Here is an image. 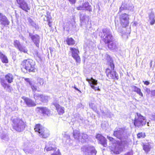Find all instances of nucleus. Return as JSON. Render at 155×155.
Returning a JSON list of instances; mask_svg holds the SVG:
<instances>
[{"label": "nucleus", "instance_id": "nucleus-1", "mask_svg": "<svg viewBox=\"0 0 155 155\" xmlns=\"http://www.w3.org/2000/svg\"><path fill=\"white\" fill-rule=\"evenodd\" d=\"M106 57L108 61L107 64L109 65L108 67L106 70L107 76L109 79L118 80L119 79L118 74L116 71H114V65L113 60L110 56L107 54Z\"/></svg>", "mask_w": 155, "mask_h": 155}, {"label": "nucleus", "instance_id": "nucleus-2", "mask_svg": "<svg viewBox=\"0 0 155 155\" xmlns=\"http://www.w3.org/2000/svg\"><path fill=\"white\" fill-rule=\"evenodd\" d=\"M146 118L140 114L137 113L134 121V124L135 126L138 128L142 127L146 124Z\"/></svg>", "mask_w": 155, "mask_h": 155}, {"label": "nucleus", "instance_id": "nucleus-3", "mask_svg": "<svg viewBox=\"0 0 155 155\" xmlns=\"http://www.w3.org/2000/svg\"><path fill=\"white\" fill-rule=\"evenodd\" d=\"M34 129L35 131L38 132L39 136L43 138H46L50 135L49 131L40 124L36 125Z\"/></svg>", "mask_w": 155, "mask_h": 155}, {"label": "nucleus", "instance_id": "nucleus-4", "mask_svg": "<svg viewBox=\"0 0 155 155\" xmlns=\"http://www.w3.org/2000/svg\"><path fill=\"white\" fill-rule=\"evenodd\" d=\"M5 80L3 78H0V83L2 86L4 88L7 89L10 87V85L6 82L5 80L8 84H10L13 82L14 77L13 75L11 74L8 73L5 75Z\"/></svg>", "mask_w": 155, "mask_h": 155}, {"label": "nucleus", "instance_id": "nucleus-5", "mask_svg": "<svg viewBox=\"0 0 155 155\" xmlns=\"http://www.w3.org/2000/svg\"><path fill=\"white\" fill-rule=\"evenodd\" d=\"M129 132L128 129L125 128H116L114 131V135L119 139H121L123 137L127 136Z\"/></svg>", "mask_w": 155, "mask_h": 155}, {"label": "nucleus", "instance_id": "nucleus-6", "mask_svg": "<svg viewBox=\"0 0 155 155\" xmlns=\"http://www.w3.org/2000/svg\"><path fill=\"white\" fill-rule=\"evenodd\" d=\"M101 33L102 34L101 37L105 43L111 42L113 40V37L110 29L104 28L102 30Z\"/></svg>", "mask_w": 155, "mask_h": 155}, {"label": "nucleus", "instance_id": "nucleus-7", "mask_svg": "<svg viewBox=\"0 0 155 155\" xmlns=\"http://www.w3.org/2000/svg\"><path fill=\"white\" fill-rule=\"evenodd\" d=\"M23 67L29 72H35V62L31 59H29L24 60L22 63Z\"/></svg>", "mask_w": 155, "mask_h": 155}, {"label": "nucleus", "instance_id": "nucleus-8", "mask_svg": "<svg viewBox=\"0 0 155 155\" xmlns=\"http://www.w3.org/2000/svg\"><path fill=\"white\" fill-rule=\"evenodd\" d=\"M81 151L84 155H96L97 153L94 147L89 145L83 146L81 148Z\"/></svg>", "mask_w": 155, "mask_h": 155}, {"label": "nucleus", "instance_id": "nucleus-9", "mask_svg": "<svg viewBox=\"0 0 155 155\" xmlns=\"http://www.w3.org/2000/svg\"><path fill=\"white\" fill-rule=\"evenodd\" d=\"M13 128L18 131L23 130L25 127V124L21 120L19 119H15L13 120Z\"/></svg>", "mask_w": 155, "mask_h": 155}, {"label": "nucleus", "instance_id": "nucleus-10", "mask_svg": "<svg viewBox=\"0 0 155 155\" xmlns=\"http://www.w3.org/2000/svg\"><path fill=\"white\" fill-rule=\"evenodd\" d=\"M18 6L25 11L28 12L30 9V6L27 3L25 0H16Z\"/></svg>", "mask_w": 155, "mask_h": 155}, {"label": "nucleus", "instance_id": "nucleus-11", "mask_svg": "<svg viewBox=\"0 0 155 155\" xmlns=\"http://www.w3.org/2000/svg\"><path fill=\"white\" fill-rule=\"evenodd\" d=\"M120 20L121 25L123 27H125L129 25V15L126 13L121 14L119 17Z\"/></svg>", "mask_w": 155, "mask_h": 155}, {"label": "nucleus", "instance_id": "nucleus-12", "mask_svg": "<svg viewBox=\"0 0 155 155\" xmlns=\"http://www.w3.org/2000/svg\"><path fill=\"white\" fill-rule=\"evenodd\" d=\"M13 44L14 46L21 52L27 53L28 50L26 47L21 44L19 41L15 40L14 41Z\"/></svg>", "mask_w": 155, "mask_h": 155}, {"label": "nucleus", "instance_id": "nucleus-13", "mask_svg": "<svg viewBox=\"0 0 155 155\" xmlns=\"http://www.w3.org/2000/svg\"><path fill=\"white\" fill-rule=\"evenodd\" d=\"M70 49L72 53V57L76 61L80 63L81 61V59L79 56L78 55L79 51L78 50L74 48H70Z\"/></svg>", "mask_w": 155, "mask_h": 155}, {"label": "nucleus", "instance_id": "nucleus-14", "mask_svg": "<svg viewBox=\"0 0 155 155\" xmlns=\"http://www.w3.org/2000/svg\"><path fill=\"white\" fill-rule=\"evenodd\" d=\"M28 32L29 33V36L32 41L37 47H39L40 39L39 36L37 34L34 35L32 33L29 32L28 31Z\"/></svg>", "mask_w": 155, "mask_h": 155}, {"label": "nucleus", "instance_id": "nucleus-15", "mask_svg": "<svg viewBox=\"0 0 155 155\" xmlns=\"http://www.w3.org/2000/svg\"><path fill=\"white\" fill-rule=\"evenodd\" d=\"M96 139L98 140L99 143L104 147L107 146V140L105 138L100 134H98L96 136Z\"/></svg>", "mask_w": 155, "mask_h": 155}, {"label": "nucleus", "instance_id": "nucleus-16", "mask_svg": "<svg viewBox=\"0 0 155 155\" xmlns=\"http://www.w3.org/2000/svg\"><path fill=\"white\" fill-rule=\"evenodd\" d=\"M37 109L43 115L50 116L51 115V111L47 108L46 107H38Z\"/></svg>", "mask_w": 155, "mask_h": 155}, {"label": "nucleus", "instance_id": "nucleus-17", "mask_svg": "<svg viewBox=\"0 0 155 155\" xmlns=\"http://www.w3.org/2000/svg\"><path fill=\"white\" fill-rule=\"evenodd\" d=\"M0 22L1 25L4 26L9 25L10 23L6 16L1 13H0Z\"/></svg>", "mask_w": 155, "mask_h": 155}, {"label": "nucleus", "instance_id": "nucleus-18", "mask_svg": "<svg viewBox=\"0 0 155 155\" xmlns=\"http://www.w3.org/2000/svg\"><path fill=\"white\" fill-rule=\"evenodd\" d=\"M91 88L95 90H100V84L98 83L97 81L95 79H92L91 81V82L89 83Z\"/></svg>", "mask_w": 155, "mask_h": 155}, {"label": "nucleus", "instance_id": "nucleus-19", "mask_svg": "<svg viewBox=\"0 0 155 155\" xmlns=\"http://www.w3.org/2000/svg\"><path fill=\"white\" fill-rule=\"evenodd\" d=\"M22 98L24 100L25 102L28 107H34L36 105L34 101L28 98L23 97Z\"/></svg>", "mask_w": 155, "mask_h": 155}, {"label": "nucleus", "instance_id": "nucleus-20", "mask_svg": "<svg viewBox=\"0 0 155 155\" xmlns=\"http://www.w3.org/2000/svg\"><path fill=\"white\" fill-rule=\"evenodd\" d=\"M123 150V148L121 145L117 144L114 149L111 150V152L115 154L120 153Z\"/></svg>", "mask_w": 155, "mask_h": 155}, {"label": "nucleus", "instance_id": "nucleus-21", "mask_svg": "<svg viewBox=\"0 0 155 155\" xmlns=\"http://www.w3.org/2000/svg\"><path fill=\"white\" fill-rule=\"evenodd\" d=\"M108 44V48L113 51H117V48L115 42H114L113 40L109 43H107Z\"/></svg>", "mask_w": 155, "mask_h": 155}, {"label": "nucleus", "instance_id": "nucleus-22", "mask_svg": "<svg viewBox=\"0 0 155 155\" xmlns=\"http://www.w3.org/2000/svg\"><path fill=\"white\" fill-rule=\"evenodd\" d=\"M54 105L56 108V109L59 114H62L64 113V110L63 107H61L58 104L56 103H54Z\"/></svg>", "mask_w": 155, "mask_h": 155}, {"label": "nucleus", "instance_id": "nucleus-23", "mask_svg": "<svg viewBox=\"0 0 155 155\" xmlns=\"http://www.w3.org/2000/svg\"><path fill=\"white\" fill-rule=\"evenodd\" d=\"M73 135L75 139L79 141H80L81 136L79 130H74Z\"/></svg>", "mask_w": 155, "mask_h": 155}, {"label": "nucleus", "instance_id": "nucleus-24", "mask_svg": "<svg viewBox=\"0 0 155 155\" xmlns=\"http://www.w3.org/2000/svg\"><path fill=\"white\" fill-rule=\"evenodd\" d=\"M149 21H150V24L151 25H153L154 24L155 22V16L154 15V13L151 11L150 13L149 14Z\"/></svg>", "mask_w": 155, "mask_h": 155}, {"label": "nucleus", "instance_id": "nucleus-25", "mask_svg": "<svg viewBox=\"0 0 155 155\" xmlns=\"http://www.w3.org/2000/svg\"><path fill=\"white\" fill-rule=\"evenodd\" d=\"M56 148H55V145L51 143V142L48 143L45 147V149L47 151L52 150H55Z\"/></svg>", "mask_w": 155, "mask_h": 155}, {"label": "nucleus", "instance_id": "nucleus-26", "mask_svg": "<svg viewBox=\"0 0 155 155\" xmlns=\"http://www.w3.org/2000/svg\"><path fill=\"white\" fill-rule=\"evenodd\" d=\"M80 21L82 22L86 23L88 22L89 19V16L84 14H81L80 16Z\"/></svg>", "mask_w": 155, "mask_h": 155}, {"label": "nucleus", "instance_id": "nucleus-27", "mask_svg": "<svg viewBox=\"0 0 155 155\" xmlns=\"http://www.w3.org/2000/svg\"><path fill=\"white\" fill-rule=\"evenodd\" d=\"M131 88L134 91L136 92L141 97H143V94L141 92V90L140 88L134 85L132 86Z\"/></svg>", "mask_w": 155, "mask_h": 155}, {"label": "nucleus", "instance_id": "nucleus-28", "mask_svg": "<svg viewBox=\"0 0 155 155\" xmlns=\"http://www.w3.org/2000/svg\"><path fill=\"white\" fill-rule=\"evenodd\" d=\"M88 136L86 134L82 133L81 136V140L80 141L82 143L86 142L88 140Z\"/></svg>", "mask_w": 155, "mask_h": 155}, {"label": "nucleus", "instance_id": "nucleus-29", "mask_svg": "<svg viewBox=\"0 0 155 155\" xmlns=\"http://www.w3.org/2000/svg\"><path fill=\"white\" fill-rule=\"evenodd\" d=\"M0 58L3 63H7L8 62L7 57L5 55L0 51Z\"/></svg>", "mask_w": 155, "mask_h": 155}, {"label": "nucleus", "instance_id": "nucleus-30", "mask_svg": "<svg viewBox=\"0 0 155 155\" xmlns=\"http://www.w3.org/2000/svg\"><path fill=\"white\" fill-rule=\"evenodd\" d=\"M84 10H88L89 11H91V6L89 5V3L88 2H85L82 5Z\"/></svg>", "mask_w": 155, "mask_h": 155}, {"label": "nucleus", "instance_id": "nucleus-31", "mask_svg": "<svg viewBox=\"0 0 155 155\" xmlns=\"http://www.w3.org/2000/svg\"><path fill=\"white\" fill-rule=\"evenodd\" d=\"M67 44L69 45H73L75 44V41L71 38H68L66 40Z\"/></svg>", "mask_w": 155, "mask_h": 155}, {"label": "nucleus", "instance_id": "nucleus-32", "mask_svg": "<svg viewBox=\"0 0 155 155\" xmlns=\"http://www.w3.org/2000/svg\"><path fill=\"white\" fill-rule=\"evenodd\" d=\"M30 85L31 86V87L33 92L35 93L37 90V87L36 85V84L33 82Z\"/></svg>", "mask_w": 155, "mask_h": 155}, {"label": "nucleus", "instance_id": "nucleus-33", "mask_svg": "<svg viewBox=\"0 0 155 155\" xmlns=\"http://www.w3.org/2000/svg\"><path fill=\"white\" fill-rule=\"evenodd\" d=\"M1 138L4 140L8 141L9 140V137L7 134L2 133L0 135Z\"/></svg>", "mask_w": 155, "mask_h": 155}, {"label": "nucleus", "instance_id": "nucleus-34", "mask_svg": "<svg viewBox=\"0 0 155 155\" xmlns=\"http://www.w3.org/2000/svg\"><path fill=\"white\" fill-rule=\"evenodd\" d=\"M48 96H45L42 95L41 97L40 100L43 102L46 103L48 101Z\"/></svg>", "mask_w": 155, "mask_h": 155}, {"label": "nucleus", "instance_id": "nucleus-35", "mask_svg": "<svg viewBox=\"0 0 155 155\" xmlns=\"http://www.w3.org/2000/svg\"><path fill=\"white\" fill-rule=\"evenodd\" d=\"M34 98L35 100H40L41 97L42 95V94L37 93H35V92H34Z\"/></svg>", "mask_w": 155, "mask_h": 155}, {"label": "nucleus", "instance_id": "nucleus-36", "mask_svg": "<svg viewBox=\"0 0 155 155\" xmlns=\"http://www.w3.org/2000/svg\"><path fill=\"white\" fill-rule=\"evenodd\" d=\"M28 22L30 25L33 27H36V24L31 18H28Z\"/></svg>", "mask_w": 155, "mask_h": 155}, {"label": "nucleus", "instance_id": "nucleus-37", "mask_svg": "<svg viewBox=\"0 0 155 155\" xmlns=\"http://www.w3.org/2000/svg\"><path fill=\"white\" fill-rule=\"evenodd\" d=\"M143 149L146 152H148L150 151V148L148 145H143Z\"/></svg>", "mask_w": 155, "mask_h": 155}, {"label": "nucleus", "instance_id": "nucleus-38", "mask_svg": "<svg viewBox=\"0 0 155 155\" xmlns=\"http://www.w3.org/2000/svg\"><path fill=\"white\" fill-rule=\"evenodd\" d=\"M38 83L41 85H43L44 83V80L41 78H38L37 79Z\"/></svg>", "mask_w": 155, "mask_h": 155}, {"label": "nucleus", "instance_id": "nucleus-39", "mask_svg": "<svg viewBox=\"0 0 155 155\" xmlns=\"http://www.w3.org/2000/svg\"><path fill=\"white\" fill-rule=\"evenodd\" d=\"M89 105L90 107L94 111L97 112V108L95 107L94 104L92 103H90L89 104Z\"/></svg>", "mask_w": 155, "mask_h": 155}, {"label": "nucleus", "instance_id": "nucleus-40", "mask_svg": "<svg viewBox=\"0 0 155 155\" xmlns=\"http://www.w3.org/2000/svg\"><path fill=\"white\" fill-rule=\"evenodd\" d=\"M137 137L139 138H140L141 137L144 138L146 136L145 134L143 133H139L137 134Z\"/></svg>", "mask_w": 155, "mask_h": 155}, {"label": "nucleus", "instance_id": "nucleus-41", "mask_svg": "<svg viewBox=\"0 0 155 155\" xmlns=\"http://www.w3.org/2000/svg\"><path fill=\"white\" fill-rule=\"evenodd\" d=\"M25 80L26 81L28 82L30 85L33 82V81H31L30 79L28 78H25Z\"/></svg>", "mask_w": 155, "mask_h": 155}, {"label": "nucleus", "instance_id": "nucleus-42", "mask_svg": "<svg viewBox=\"0 0 155 155\" xmlns=\"http://www.w3.org/2000/svg\"><path fill=\"white\" fill-rule=\"evenodd\" d=\"M46 17L47 21H51V17L50 15H48L47 14V16Z\"/></svg>", "mask_w": 155, "mask_h": 155}, {"label": "nucleus", "instance_id": "nucleus-43", "mask_svg": "<svg viewBox=\"0 0 155 155\" xmlns=\"http://www.w3.org/2000/svg\"><path fill=\"white\" fill-rule=\"evenodd\" d=\"M107 139L109 140L110 141L114 142L115 140L112 137H110L109 136H107Z\"/></svg>", "mask_w": 155, "mask_h": 155}, {"label": "nucleus", "instance_id": "nucleus-44", "mask_svg": "<svg viewBox=\"0 0 155 155\" xmlns=\"http://www.w3.org/2000/svg\"><path fill=\"white\" fill-rule=\"evenodd\" d=\"M145 91H146V92L148 94H149L150 92V89L148 88H147V87H146L145 88Z\"/></svg>", "mask_w": 155, "mask_h": 155}, {"label": "nucleus", "instance_id": "nucleus-45", "mask_svg": "<svg viewBox=\"0 0 155 155\" xmlns=\"http://www.w3.org/2000/svg\"><path fill=\"white\" fill-rule=\"evenodd\" d=\"M143 82L144 83V84L147 85H149L150 84V82L148 81H143Z\"/></svg>", "mask_w": 155, "mask_h": 155}, {"label": "nucleus", "instance_id": "nucleus-46", "mask_svg": "<svg viewBox=\"0 0 155 155\" xmlns=\"http://www.w3.org/2000/svg\"><path fill=\"white\" fill-rule=\"evenodd\" d=\"M77 9L78 10H84V8H83V6L82 5L77 7Z\"/></svg>", "mask_w": 155, "mask_h": 155}, {"label": "nucleus", "instance_id": "nucleus-47", "mask_svg": "<svg viewBox=\"0 0 155 155\" xmlns=\"http://www.w3.org/2000/svg\"><path fill=\"white\" fill-rule=\"evenodd\" d=\"M71 4H75L76 3V0H68Z\"/></svg>", "mask_w": 155, "mask_h": 155}, {"label": "nucleus", "instance_id": "nucleus-48", "mask_svg": "<svg viewBox=\"0 0 155 155\" xmlns=\"http://www.w3.org/2000/svg\"><path fill=\"white\" fill-rule=\"evenodd\" d=\"M117 31L118 32L122 34L123 33V31H122V29L121 27L120 28H118V29H117Z\"/></svg>", "mask_w": 155, "mask_h": 155}, {"label": "nucleus", "instance_id": "nucleus-49", "mask_svg": "<svg viewBox=\"0 0 155 155\" xmlns=\"http://www.w3.org/2000/svg\"><path fill=\"white\" fill-rule=\"evenodd\" d=\"M151 94L152 96L155 97V90L151 91Z\"/></svg>", "mask_w": 155, "mask_h": 155}, {"label": "nucleus", "instance_id": "nucleus-50", "mask_svg": "<svg viewBox=\"0 0 155 155\" xmlns=\"http://www.w3.org/2000/svg\"><path fill=\"white\" fill-rule=\"evenodd\" d=\"M151 119L152 120H155V115H152L151 116Z\"/></svg>", "mask_w": 155, "mask_h": 155}, {"label": "nucleus", "instance_id": "nucleus-51", "mask_svg": "<svg viewBox=\"0 0 155 155\" xmlns=\"http://www.w3.org/2000/svg\"><path fill=\"white\" fill-rule=\"evenodd\" d=\"M124 155H133V153L131 151L129 152Z\"/></svg>", "mask_w": 155, "mask_h": 155}, {"label": "nucleus", "instance_id": "nucleus-52", "mask_svg": "<svg viewBox=\"0 0 155 155\" xmlns=\"http://www.w3.org/2000/svg\"><path fill=\"white\" fill-rule=\"evenodd\" d=\"M48 24L49 26V27H51V21H48Z\"/></svg>", "mask_w": 155, "mask_h": 155}, {"label": "nucleus", "instance_id": "nucleus-53", "mask_svg": "<svg viewBox=\"0 0 155 155\" xmlns=\"http://www.w3.org/2000/svg\"><path fill=\"white\" fill-rule=\"evenodd\" d=\"M74 88L76 90L80 92H81L75 86H74Z\"/></svg>", "mask_w": 155, "mask_h": 155}, {"label": "nucleus", "instance_id": "nucleus-54", "mask_svg": "<svg viewBox=\"0 0 155 155\" xmlns=\"http://www.w3.org/2000/svg\"><path fill=\"white\" fill-rule=\"evenodd\" d=\"M51 155H57L55 153H53V154H51Z\"/></svg>", "mask_w": 155, "mask_h": 155}, {"label": "nucleus", "instance_id": "nucleus-55", "mask_svg": "<svg viewBox=\"0 0 155 155\" xmlns=\"http://www.w3.org/2000/svg\"><path fill=\"white\" fill-rule=\"evenodd\" d=\"M121 7H120V9L119 12H121Z\"/></svg>", "mask_w": 155, "mask_h": 155}, {"label": "nucleus", "instance_id": "nucleus-56", "mask_svg": "<svg viewBox=\"0 0 155 155\" xmlns=\"http://www.w3.org/2000/svg\"><path fill=\"white\" fill-rule=\"evenodd\" d=\"M147 125L149 126V122H147Z\"/></svg>", "mask_w": 155, "mask_h": 155}, {"label": "nucleus", "instance_id": "nucleus-57", "mask_svg": "<svg viewBox=\"0 0 155 155\" xmlns=\"http://www.w3.org/2000/svg\"><path fill=\"white\" fill-rule=\"evenodd\" d=\"M25 152L26 153H27V152L25 151Z\"/></svg>", "mask_w": 155, "mask_h": 155}]
</instances>
